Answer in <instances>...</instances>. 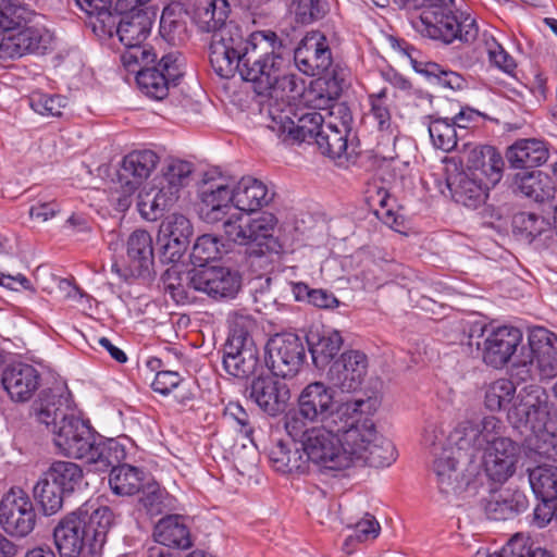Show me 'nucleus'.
<instances>
[{
    "mask_svg": "<svg viewBox=\"0 0 557 557\" xmlns=\"http://www.w3.org/2000/svg\"><path fill=\"white\" fill-rule=\"evenodd\" d=\"M265 363L274 376H295L306 358L301 338L294 333L275 334L265 345Z\"/></svg>",
    "mask_w": 557,
    "mask_h": 557,
    "instance_id": "nucleus-15",
    "label": "nucleus"
},
{
    "mask_svg": "<svg viewBox=\"0 0 557 557\" xmlns=\"http://www.w3.org/2000/svg\"><path fill=\"white\" fill-rule=\"evenodd\" d=\"M432 471L438 492L448 502L457 498L468 487L469 481L459 469L453 448H442L441 455L433 460Z\"/></svg>",
    "mask_w": 557,
    "mask_h": 557,
    "instance_id": "nucleus-28",
    "label": "nucleus"
},
{
    "mask_svg": "<svg viewBox=\"0 0 557 557\" xmlns=\"http://www.w3.org/2000/svg\"><path fill=\"white\" fill-rule=\"evenodd\" d=\"M221 257V245L216 236L205 234L199 236L194 244L191 258L199 264V269L206 268L205 263Z\"/></svg>",
    "mask_w": 557,
    "mask_h": 557,
    "instance_id": "nucleus-61",
    "label": "nucleus"
},
{
    "mask_svg": "<svg viewBox=\"0 0 557 557\" xmlns=\"http://www.w3.org/2000/svg\"><path fill=\"white\" fill-rule=\"evenodd\" d=\"M428 131L431 141L436 149L450 152L457 147V143L463 137L448 117L429 115Z\"/></svg>",
    "mask_w": 557,
    "mask_h": 557,
    "instance_id": "nucleus-46",
    "label": "nucleus"
},
{
    "mask_svg": "<svg viewBox=\"0 0 557 557\" xmlns=\"http://www.w3.org/2000/svg\"><path fill=\"white\" fill-rule=\"evenodd\" d=\"M351 403L337 404L331 387L322 382L310 383L300 392L297 409L286 413L284 428L288 435L304 434L309 422L335 428L341 425L342 417L348 414Z\"/></svg>",
    "mask_w": 557,
    "mask_h": 557,
    "instance_id": "nucleus-3",
    "label": "nucleus"
},
{
    "mask_svg": "<svg viewBox=\"0 0 557 557\" xmlns=\"http://www.w3.org/2000/svg\"><path fill=\"white\" fill-rule=\"evenodd\" d=\"M158 163L159 156L150 149L127 153L117 172L121 191L125 196L133 195L156 170Z\"/></svg>",
    "mask_w": 557,
    "mask_h": 557,
    "instance_id": "nucleus-25",
    "label": "nucleus"
},
{
    "mask_svg": "<svg viewBox=\"0 0 557 557\" xmlns=\"http://www.w3.org/2000/svg\"><path fill=\"white\" fill-rule=\"evenodd\" d=\"M36 17V12L21 0L0 2V33L13 32Z\"/></svg>",
    "mask_w": 557,
    "mask_h": 557,
    "instance_id": "nucleus-51",
    "label": "nucleus"
},
{
    "mask_svg": "<svg viewBox=\"0 0 557 557\" xmlns=\"http://www.w3.org/2000/svg\"><path fill=\"white\" fill-rule=\"evenodd\" d=\"M503 432V422L495 416L460 421L448 435V442L458 450L474 455L491 445Z\"/></svg>",
    "mask_w": 557,
    "mask_h": 557,
    "instance_id": "nucleus-16",
    "label": "nucleus"
},
{
    "mask_svg": "<svg viewBox=\"0 0 557 557\" xmlns=\"http://www.w3.org/2000/svg\"><path fill=\"white\" fill-rule=\"evenodd\" d=\"M234 186L235 208L240 211H257L268 206L275 195L262 181L252 176L242 177Z\"/></svg>",
    "mask_w": 557,
    "mask_h": 557,
    "instance_id": "nucleus-35",
    "label": "nucleus"
},
{
    "mask_svg": "<svg viewBox=\"0 0 557 557\" xmlns=\"http://www.w3.org/2000/svg\"><path fill=\"white\" fill-rule=\"evenodd\" d=\"M522 338L521 330L515 326L487 331L481 347L483 361L495 369L503 368L516 355Z\"/></svg>",
    "mask_w": 557,
    "mask_h": 557,
    "instance_id": "nucleus-22",
    "label": "nucleus"
},
{
    "mask_svg": "<svg viewBox=\"0 0 557 557\" xmlns=\"http://www.w3.org/2000/svg\"><path fill=\"white\" fill-rule=\"evenodd\" d=\"M267 127L287 145L315 143L325 120L315 108L273 99L265 107Z\"/></svg>",
    "mask_w": 557,
    "mask_h": 557,
    "instance_id": "nucleus-4",
    "label": "nucleus"
},
{
    "mask_svg": "<svg viewBox=\"0 0 557 557\" xmlns=\"http://www.w3.org/2000/svg\"><path fill=\"white\" fill-rule=\"evenodd\" d=\"M159 235L160 238H171L172 240L189 244L193 226L185 215L173 213L161 223Z\"/></svg>",
    "mask_w": 557,
    "mask_h": 557,
    "instance_id": "nucleus-58",
    "label": "nucleus"
},
{
    "mask_svg": "<svg viewBox=\"0 0 557 557\" xmlns=\"http://www.w3.org/2000/svg\"><path fill=\"white\" fill-rule=\"evenodd\" d=\"M346 424L335 428L320 424L308 428L300 435H289L295 442L299 441L301 449L307 458V463L313 462L330 470H344L348 468V457H345L341 446L338 432Z\"/></svg>",
    "mask_w": 557,
    "mask_h": 557,
    "instance_id": "nucleus-7",
    "label": "nucleus"
},
{
    "mask_svg": "<svg viewBox=\"0 0 557 557\" xmlns=\"http://www.w3.org/2000/svg\"><path fill=\"white\" fill-rule=\"evenodd\" d=\"M39 15L22 26L16 33L0 40V60L16 59L26 54L45 55L55 48L54 33L39 23Z\"/></svg>",
    "mask_w": 557,
    "mask_h": 557,
    "instance_id": "nucleus-10",
    "label": "nucleus"
},
{
    "mask_svg": "<svg viewBox=\"0 0 557 557\" xmlns=\"http://www.w3.org/2000/svg\"><path fill=\"white\" fill-rule=\"evenodd\" d=\"M74 513L84 530L88 553L90 555L99 554L107 542L109 531L114 525V512L110 507L98 504L97 500H88Z\"/></svg>",
    "mask_w": 557,
    "mask_h": 557,
    "instance_id": "nucleus-19",
    "label": "nucleus"
},
{
    "mask_svg": "<svg viewBox=\"0 0 557 557\" xmlns=\"http://www.w3.org/2000/svg\"><path fill=\"white\" fill-rule=\"evenodd\" d=\"M36 511L28 494L12 487L0 502V525L12 536L25 537L36 525Z\"/></svg>",
    "mask_w": 557,
    "mask_h": 557,
    "instance_id": "nucleus-18",
    "label": "nucleus"
},
{
    "mask_svg": "<svg viewBox=\"0 0 557 557\" xmlns=\"http://www.w3.org/2000/svg\"><path fill=\"white\" fill-rule=\"evenodd\" d=\"M529 506L525 494L521 491L506 490L492 494L484 500V511L491 520H508L524 511Z\"/></svg>",
    "mask_w": 557,
    "mask_h": 557,
    "instance_id": "nucleus-38",
    "label": "nucleus"
},
{
    "mask_svg": "<svg viewBox=\"0 0 557 557\" xmlns=\"http://www.w3.org/2000/svg\"><path fill=\"white\" fill-rule=\"evenodd\" d=\"M362 457L356 460V465L384 468L396 460L397 451L392 441L377 435V440L366 449Z\"/></svg>",
    "mask_w": 557,
    "mask_h": 557,
    "instance_id": "nucleus-56",
    "label": "nucleus"
},
{
    "mask_svg": "<svg viewBox=\"0 0 557 557\" xmlns=\"http://www.w3.org/2000/svg\"><path fill=\"white\" fill-rule=\"evenodd\" d=\"M139 508L150 517H157L174 509L175 498L157 482H147L140 490Z\"/></svg>",
    "mask_w": 557,
    "mask_h": 557,
    "instance_id": "nucleus-45",
    "label": "nucleus"
},
{
    "mask_svg": "<svg viewBox=\"0 0 557 557\" xmlns=\"http://www.w3.org/2000/svg\"><path fill=\"white\" fill-rule=\"evenodd\" d=\"M198 269L184 270L182 264H172L162 274L164 290L177 305L191 304L198 292Z\"/></svg>",
    "mask_w": 557,
    "mask_h": 557,
    "instance_id": "nucleus-32",
    "label": "nucleus"
},
{
    "mask_svg": "<svg viewBox=\"0 0 557 557\" xmlns=\"http://www.w3.org/2000/svg\"><path fill=\"white\" fill-rule=\"evenodd\" d=\"M231 28L214 45V72L224 78L238 73L252 84L256 94L269 92L283 70V41L272 30L245 34L243 29Z\"/></svg>",
    "mask_w": 557,
    "mask_h": 557,
    "instance_id": "nucleus-1",
    "label": "nucleus"
},
{
    "mask_svg": "<svg viewBox=\"0 0 557 557\" xmlns=\"http://www.w3.org/2000/svg\"><path fill=\"white\" fill-rule=\"evenodd\" d=\"M69 410L67 399L53 395L41 403L37 412L38 421L52 432L54 445L60 453L67 448V445L72 446L88 424Z\"/></svg>",
    "mask_w": 557,
    "mask_h": 557,
    "instance_id": "nucleus-12",
    "label": "nucleus"
},
{
    "mask_svg": "<svg viewBox=\"0 0 557 557\" xmlns=\"http://www.w3.org/2000/svg\"><path fill=\"white\" fill-rule=\"evenodd\" d=\"M39 379L38 371L32 364L14 362L3 369L1 383L13 401L25 403L37 391Z\"/></svg>",
    "mask_w": 557,
    "mask_h": 557,
    "instance_id": "nucleus-29",
    "label": "nucleus"
},
{
    "mask_svg": "<svg viewBox=\"0 0 557 557\" xmlns=\"http://www.w3.org/2000/svg\"><path fill=\"white\" fill-rule=\"evenodd\" d=\"M413 52H416V50L412 47L406 49V53L417 72L435 77L438 84L445 88L451 90H461L465 88L467 82L459 73L444 70L435 62L417 61L412 55Z\"/></svg>",
    "mask_w": 557,
    "mask_h": 557,
    "instance_id": "nucleus-49",
    "label": "nucleus"
},
{
    "mask_svg": "<svg viewBox=\"0 0 557 557\" xmlns=\"http://www.w3.org/2000/svg\"><path fill=\"white\" fill-rule=\"evenodd\" d=\"M126 456L125 448L114 438H103L98 434V440L94 445L89 457V463L99 465L101 469L115 467Z\"/></svg>",
    "mask_w": 557,
    "mask_h": 557,
    "instance_id": "nucleus-55",
    "label": "nucleus"
},
{
    "mask_svg": "<svg viewBox=\"0 0 557 557\" xmlns=\"http://www.w3.org/2000/svg\"><path fill=\"white\" fill-rule=\"evenodd\" d=\"M44 474L58 487L70 495L81 487L84 473L82 468L71 461H54Z\"/></svg>",
    "mask_w": 557,
    "mask_h": 557,
    "instance_id": "nucleus-44",
    "label": "nucleus"
},
{
    "mask_svg": "<svg viewBox=\"0 0 557 557\" xmlns=\"http://www.w3.org/2000/svg\"><path fill=\"white\" fill-rule=\"evenodd\" d=\"M269 459L275 471L284 474L306 473L309 469L301 446L297 447L295 445L294 449H292L282 441H278L271 448Z\"/></svg>",
    "mask_w": 557,
    "mask_h": 557,
    "instance_id": "nucleus-42",
    "label": "nucleus"
},
{
    "mask_svg": "<svg viewBox=\"0 0 557 557\" xmlns=\"http://www.w3.org/2000/svg\"><path fill=\"white\" fill-rule=\"evenodd\" d=\"M149 64L136 66V82L140 90L148 97L162 100L170 90V87L177 86L183 76L182 55L178 52L164 54L157 66L148 67Z\"/></svg>",
    "mask_w": 557,
    "mask_h": 557,
    "instance_id": "nucleus-14",
    "label": "nucleus"
},
{
    "mask_svg": "<svg viewBox=\"0 0 557 557\" xmlns=\"http://www.w3.org/2000/svg\"><path fill=\"white\" fill-rule=\"evenodd\" d=\"M295 64L308 76H321L332 65V52L325 36L321 33L308 34L296 48Z\"/></svg>",
    "mask_w": 557,
    "mask_h": 557,
    "instance_id": "nucleus-23",
    "label": "nucleus"
},
{
    "mask_svg": "<svg viewBox=\"0 0 557 557\" xmlns=\"http://www.w3.org/2000/svg\"><path fill=\"white\" fill-rule=\"evenodd\" d=\"M128 258L127 268L122 270L119 264H112V271L120 277L149 278L153 273L154 256L151 235L145 230H135L126 242Z\"/></svg>",
    "mask_w": 557,
    "mask_h": 557,
    "instance_id": "nucleus-20",
    "label": "nucleus"
},
{
    "mask_svg": "<svg viewBox=\"0 0 557 557\" xmlns=\"http://www.w3.org/2000/svg\"><path fill=\"white\" fill-rule=\"evenodd\" d=\"M515 189L523 196L545 202L555 197L556 186L549 175L542 171H521L513 177Z\"/></svg>",
    "mask_w": 557,
    "mask_h": 557,
    "instance_id": "nucleus-39",
    "label": "nucleus"
},
{
    "mask_svg": "<svg viewBox=\"0 0 557 557\" xmlns=\"http://www.w3.org/2000/svg\"><path fill=\"white\" fill-rule=\"evenodd\" d=\"M193 164L190 162L173 159L168 161L163 168L160 181L180 193L188 184Z\"/></svg>",
    "mask_w": 557,
    "mask_h": 557,
    "instance_id": "nucleus-59",
    "label": "nucleus"
},
{
    "mask_svg": "<svg viewBox=\"0 0 557 557\" xmlns=\"http://www.w3.org/2000/svg\"><path fill=\"white\" fill-rule=\"evenodd\" d=\"M230 4L226 0H199L194 11V22L202 33H212L210 41V63L214 57V45L224 36V33L242 27L233 21L227 22L230 14Z\"/></svg>",
    "mask_w": 557,
    "mask_h": 557,
    "instance_id": "nucleus-21",
    "label": "nucleus"
},
{
    "mask_svg": "<svg viewBox=\"0 0 557 557\" xmlns=\"http://www.w3.org/2000/svg\"><path fill=\"white\" fill-rule=\"evenodd\" d=\"M484 37L490 62L505 73L513 74L517 67L515 59L492 36Z\"/></svg>",
    "mask_w": 557,
    "mask_h": 557,
    "instance_id": "nucleus-63",
    "label": "nucleus"
},
{
    "mask_svg": "<svg viewBox=\"0 0 557 557\" xmlns=\"http://www.w3.org/2000/svg\"><path fill=\"white\" fill-rule=\"evenodd\" d=\"M520 457V446L510 440L496 435L484 454V469L487 476L498 483L507 481L516 471Z\"/></svg>",
    "mask_w": 557,
    "mask_h": 557,
    "instance_id": "nucleus-24",
    "label": "nucleus"
},
{
    "mask_svg": "<svg viewBox=\"0 0 557 557\" xmlns=\"http://www.w3.org/2000/svg\"><path fill=\"white\" fill-rule=\"evenodd\" d=\"M159 181L158 185L138 195V210L149 221L161 218L178 199L180 193Z\"/></svg>",
    "mask_w": 557,
    "mask_h": 557,
    "instance_id": "nucleus-37",
    "label": "nucleus"
},
{
    "mask_svg": "<svg viewBox=\"0 0 557 557\" xmlns=\"http://www.w3.org/2000/svg\"><path fill=\"white\" fill-rule=\"evenodd\" d=\"M30 108L44 116H61L67 106V99L60 95L33 92L29 97Z\"/></svg>",
    "mask_w": 557,
    "mask_h": 557,
    "instance_id": "nucleus-60",
    "label": "nucleus"
},
{
    "mask_svg": "<svg viewBox=\"0 0 557 557\" xmlns=\"http://www.w3.org/2000/svg\"><path fill=\"white\" fill-rule=\"evenodd\" d=\"M34 499L45 516H52L61 510L65 493L44 473L33 487Z\"/></svg>",
    "mask_w": 557,
    "mask_h": 557,
    "instance_id": "nucleus-50",
    "label": "nucleus"
},
{
    "mask_svg": "<svg viewBox=\"0 0 557 557\" xmlns=\"http://www.w3.org/2000/svg\"><path fill=\"white\" fill-rule=\"evenodd\" d=\"M367 372V355L360 350H347L331 364L327 379L341 391L349 393L361 386Z\"/></svg>",
    "mask_w": 557,
    "mask_h": 557,
    "instance_id": "nucleus-27",
    "label": "nucleus"
},
{
    "mask_svg": "<svg viewBox=\"0 0 557 557\" xmlns=\"http://www.w3.org/2000/svg\"><path fill=\"white\" fill-rule=\"evenodd\" d=\"M447 187L457 203L469 209H476L485 202L487 191L492 186L485 185V182L475 176L460 172L447 178Z\"/></svg>",
    "mask_w": 557,
    "mask_h": 557,
    "instance_id": "nucleus-33",
    "label": "nucleus"
},
{
    "mask_svg": "<svg viewBox=\"0 0 557 557\" xmlns=\"http://www.w3.org/2000/svg\"><path fill=\"white\" fill-rule=\"evenodd\" d=\"M529 354L516 356L517 375L524 380L535 372L542 380L557 375V335L545 327H534L529 333Z\"/></svg>",
    "mask_w": 557,
    "mask_h": 557,
    "instance_id": "nucleus-9",
    "label": "nucleus"
},
{
    "mask_svg": "<svg viewBox=\"0 0 557 557\" xmlns=\"http://www.w3.org/2000/svg\"><path fill=\"white\" fill-rule=\"evenodd\" d=\"M198 292L214 300H230L236 297L242 287V276L238 271L227 267H207L198 269L196 278Z\"/></svg>",
    "mask_w": 557,
    "mask_h": 557,
    "instance_id": "nucleus-26",
    "label": "nucleus"
},
{
    "mask_svg": "<svg viewBox=\"0 0 557 557\" xmlns=\"http://www.w3.org/2000/svg\"><path fill=\"white\" fill-rule=\"evenodd\" d=\"M249 397L270 416H276L285 409L290 394L286 384L273 376L260 375L249 387Z\"/></svg>",
    "mask_w": 557,
    "mask_h": 557,
    "instance_id": "nucleus-31",
    "label": "nucleus"
},
{
    "mask_svg": "<svg viewBox=\"0 0 557 557\" xmlns=\"http://www.w3.org/2000/svg\"><path fill=\"white\" fill-rule=\"evenodd\" d=\"M376 400L358 399L354 400L349 407L348 414L342 417V423L346 424L341 428L338 435L341 446L345 457H348V468L356 465L358 458H363L366 449L377 440L375 424L369 417L364 416V407L369 410L375 405Z\"/></svg>",
    "mask_w": 557,
    "mask_h": 557,
    "instance_id": "nucleus-8",
    "label": "nucleus"
},
{
    "mask_svg": "<svg viewBox=\"0 0 557 557\" xmlns=\"http://www.w3.org/2000/svg\"><path fill=\"white\" fill-rule=\"evenodd\" d=\"M156 541L168 547L187 549L191 546V536L185 518L180 515H168L154 527Z\"/></svg>",
    "mask_w": 557,
    "mask_h": 557,
    "instance_id": "nucleus-40",
    "label": "nucleus"
},
{
    "mask_svg": "<svg viewBox=\"0 0 557 557\" xmlns=\"http://www.w3.org/2000/svg\"><path fill=\"white\" fill-rule=\"evenodd\" d=\"M550 228V223L543 216L531 212H518L512 218V230L520 239L531 243Z\"/></svg>",
    "mask_w": 557,
    "mask_h": 557,
    "instance_id": "nucleus-57",
    "label": "nucleus"
},
{
    "mask_svg": "<svg viewBox=\"0 0 557 557\" xmlns=\"http://www.w3.org/2000/svg\"><path fill=\"white\" fill-rule=\"evenodd\" d=\"M277 219L271 213H262L257 218L234 214L222 225L225 237L234 244L247 246L250 255H278L282 245L274 236Z\"/></svg>",
    "mask_w": 557,
    "mask_h": 557,
    "instance_id": "nucleus-6",
    "label": "nucleus"
},
{
    "mask_svg": "<svg viewBox=\"0 0 557 557\" xmlns=\"http://www.w3.org/2000/svg\"><path fill=\"white\" fill-rule=\"evenodd\" d=\"M507 160L512 168L527 169L540 166L549 158L547 143L536 138L516 140L507 150Z\"/></svg>",
    "mask_w": 557,
    "mask_h": 557,
    "instance_id": "nucleus-36",
    "label": "nucleus"
},
{
    "mask_svg": "<svg viewBox=\"0 0 557 557\" xmlns=\"http://www.w3.org/2000/svg\"><path fill=\"white\" fill-rule=\"evenodd\" d=\"M160 35L170 45L177 46L188 38L187 25L181 10L165 7L160 17Z\"/></svg>",
    "mask_w": 557,
    "mask_h": 557,
    "instance_id": "nucleus-53",
    "label": "nucleus"
},
{
    "mask_svg": "<svg viewBox=\"0 0 557 557\" xmlns=\"http://www.w3.org/2000/svg\"><path fill=\"white\" fill-rule=\"evenodd\" d=\"M247 320L237 318L223 348V368L232 376L246 379L258 366V350L246 330Z\"/></svg>",
    "mask_w": 557,
    "mask_h": 557,
    "instance_id": "nucleus-13",
    "label": "nucleus"
},
{
    "mask_svg": "<svg viewBox=\"0 0 557 557\" xmlns=\"http://www.w3.org/2000/svg\"><path fill=\"white\" fill-rule=\"evenodd\" d=\"M312 361L319 369L326 367L338 354L343 338L337 331H323L311 333L307 337Z\"/></svg>",
    "mask_w": 557,
    "mask_h": 557,
    "instance_id": "nucleus-41",
    "label": "nucleus"
},
{
    "mask_svg": "<svg viewBox=\"0 0 557 557\" xmlns=\"http://www.w3.org/2000/svg\"><path fill=\"white\" fill-rule=\"evenodd\" d=\"M145 480L146 474L141 469L124 463L112 468L109 484L114 494L131 496L140 492Z\"/></svg>",
    "mask_w": 557,
    "mask_h": 557,
    "instance_id": "nucleus-43",
    "label": "nucleus"
},
{
    "mask_svg": "<svg viewBox=\"0 0 557 557\" xmlns=\"http://www.w3.org/2000/svg\"><path fill=\"white\" fill-rule=\"evenodd\" d=\"M550 412L549 396L537 384L523 386L517 394L507 413L508 422L517 430L530 429L533 432L545 428Z\"/></svg>",
    "mask_w": 557,
    "mask_h": 557,
    "instance_id": "nucleus-11",
    "label": "nucleus"
},
{
    "mask_svg": "<svg viewBox=\"0 0 557 557\" xmlns=\"http://www.w3.org/2000/svg\"><path fill=\"white\" fill-rule=\"evenodd\" d=\"M349 133L332 125V123H325L322 131L320 129V135L314 144H317L322 154L331 159L348 157L347 137Z\"/></svg>",
    "mask_w": 557,
    "mask_h": 557,
    "instance_id": "nucleus-47",
    "label": "nucleus"
},
{
    "mask_svg": "<svg viewBox=\"0 0 557 557\" xmlns=\"http://www.w3.org/2000/svg\"><path fill=\"white\" fill-rule=\"evenodd\" d=\"M503 166L504 160L493 146H475L468 152L466 173L485 182L487 186L494 187L500 181Z\"/></svg>",
    "mask_w": 557,
    "mask_h": 557,
    "instance_id": "nucleus-30",
    "label": "nucleus"
},
{
    "mask_svg": "<svg viewBox=\"0 0 557 557\" xmlns=\"http://www.w3.org/2000/svg\"><path fill=\"white\" fill-rule=\"evenodd\" d=\"M371 115L375 120L380 131H387L391 127L392 115L387 101V89L382 88L376 94L369 96Z\"/></svg>",
    "mask_w": 557,
    "mask_h": 557,
    "instance_id": "nucleus-64",
    "label": "nucleus"
},
{
    "mask_svg": "<svg viewBox=\"0 0 557 557\" xmlns=\"http://www.w3.org/2000/svg\"><path fill=\"white\" fill-rule=\"evenodd\" d=\"M453 7L454 0H433L411 18V25L422 37L445 45L456 39L466 44L474 41L479 35L475 20L470 15L459 20Z\"/></svg>",
    "mask_w": 557,
    "mask_h": 557,
    "instance_id": "nucleus-5",
    "label": "nucleus"
},
{
    "mask_svg": "<svg viewBox=\"0 0 557 557\" xmlns=\"http://www.w3.org/2000/svg\"><path fill=\"white\" fill-rule=\"evenodd\" d=\"M74 511L64 517L54 528L53 537L61 557H79L88 549L85 533Z\"/></svg>",
    "mask_w": 557,
    "mask_h": 557,
    "instance_id": "nucleus-34",
    "label": "nucleus"
},
{
    "mask_svg": "<svg viewBox=\"0 0 557 557\" xmlns=\"http://www.w3.org/2000/svg\"><path fill=\"white\" fill-rule=\"evenodd\" d=\"M119 14L104 13L102 25H98L102 35L117 36L125 50L121 54V62L128 72H135L136 66L152 64L157 54L151 47L144 45L150 35L154 21V12L148 8L119 11Z\"/></svg>",
    "mask_w": 557,
    "mask_h": 557,
    "instance_id": "nucleus-2",
    "label": "nucleus"
},
{
    "mask_svg": "<svg viewBox=\"0 0 557 557\" xmlns=\"http://www.w3.org/2000/svg\"><path fill=\"white\" fill-rule=\"evenodd\" d=\"M530 486L536 497L557 498V466L539 465L528 469Z\"/></svg>",
    "mask_w": 557,
    "mask_h": 557,
    "instance_id": "nucleus-52",
    "label": "nucleus"
},
{
    "mask_svg": "<svg viewBox=\"0 0 557 557\" xmlns=\"http://www.w3.org/2000/svg\"><path fill=\"white\" fill-rule=\"evenodd\" d=\"M202 216L208 223L224 222L231 203L235 206V186L230 177L208 172L199 186Z\"/></svg>",
    "mask_w": 557,
    "mask_h": 557,
    "instance_id": "nucleus-17",
    "label": "nucleus"
},
{
    "mask_svg": "<svg viewBox=\"0 0 557 557\" xmlns=\"http://www.w3.org/2000/svg\"><path fill=\"white\" fill-rule=\"evenodd\" d=\"M97 440L98 434L87 424L84 433L82 432L79 437L72 443V446L67 445V448L61 454L69 458L85 459L88 462Z\"/></svg>",
    "mask_w": 557,
    "mask_h": 557,
    "instance_id": "nucleus-62",
    "label": "nucleus"
},
{
    "mask_svg": "<svg viewBox=\"0 0 557 557\" xmlns=\"http://www.w3.org/2000/svg\"><path fill=\"white\" fill-rule=\"evenodd\" d=\"M516 386L508 379H498L484 388V406L491 412H498L506 408L516 397Z\"/></svg>",
    "mask_w": 557,
    "mask_h": 557,
    "instance_id": "nucleus-54",
    "label": "nucleus"
},
{
    "mask_svg": "<svg viewBox=\"0 0 557 557\" xmlns=\"http://www.w3.org/2000/svg\"><path fill=\"white\" fill-rule=\"evenodd\" d=\"M305 91V81L298 77L296 74H283L280 70L276 82L272 89L263 96H268L267 100L261 104V114L265 117V107L271 100L276 99L278 101H286L292 103L290 100H295L301 96Z\"/></svg>",
    "mask_w": 557,
    "mask_h": 557,
    "instance_id": "nucleus-48",
    "label": "nucleus"
}]
</instances>
